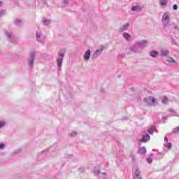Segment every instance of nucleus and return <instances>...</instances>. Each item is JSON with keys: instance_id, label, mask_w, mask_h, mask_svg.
I'll return each mask as SVG.
<instances>
[{"instance_id": "nucleus-1", "label": "nucleus", "mask_w": 179, "mask_h": 179, "mask_svg": "<svg viewBox=\"0 0 179 179\" xmlns=\"http://www.w3.org/2000/svg\"><path fill=\"white\" fill-rule=\"evenodd\" d=\"M65 57V49H62L58 52V57L56 59L58 69H61L62 67V62H64V58Z\"/></svg>"}, {"instance_id": "nucleus-2", "label": "nucleus", "mask_w": 179, "mask_h": 179, "mask_svg": "<svg viewBox=\"0 0 179 179\" xmlns=\"http://www.w3.org/2000/svg\"><path fill=\"white\" fill-rule=\"evenodd\" d=\"M170 16L171 14L169 12L164 13L162 15V22L164 28L169 27L170 25Z\"/></svg>"}, {"instance_id": "nucleus-3", "label": "nucleus", "mask_w": 179, "mask_h": 179, "mask_svg": "<svg viewBox=\"0 0 179 179\" xmlns=\"http://www.w3.org/2000/svg\"><path fill=\"white\" fill-rule=\"evenodd\" d=\"M36 59V51L31 52L29 54V58L27 59V65L29 68L33 69L34 68V61Z\"/></svg>"}, {"instance_id": "nucleus-4", "label": "nucleus", "mask_w": 179, "mask_h": 179, "mask_svg": "<svg viewBox=\"0 0 179 179\" xmlns=\"http://www.w3.org/2000/svg\"><path fill=\"white\" fill-rule=\"evenodd\" d=\"M5 34L8 37V41L10 42V43H17V38H16L15 37V36H13V34H12L11 32H9L8 31H5Z\"/></svg>"}, {"instance_id": "nucleus-5", "label": "nucleus", "mask_w": 179, "mask_h": 179, "mask_svg": "<svg viewBox=\"0 0 179 179\" xmlns=\"http://www.w3.org/2000/svg\"><path fill=\"white\" fill-rule=\"evenodd\" d=\"M136 44L138 48H146V47H148V42L146 40H143L137 42Z\"/></svg>"}, {"instance_id": "nucleus-6", "label": "nucleus", "mask_w": 179, "mask_h": 179, "mask_svg": "<svg viewBox=\"0 0 179 179\" xmlns=\"http://www.w3.org/2000/svg\"><path fill=\"white\" fill-rule=\"evenodd\" d=\"M104 50V46H101L100 49L96 50L92 55V59H96Z\"/></svg>"}, {"instance_id": "nucleus-7", "label": "nucleus", "mask_w": 179, "mask_h": 179, "mask_svg": "<svg viewBox=\"0 0 179 179\" xmlns=\"http://www.w3.org/2000/svg\"><path fill=\"white\" fill-rule=\"evenodd\" d=\"M133 179H142V176L141 175V171H139V169H136L134 172Z\"/></svg>"}, {"instance_id": "nucleus-8", "label": "nucleus", "mask_w": 179, "mask_h": 179, "mask_svg": "<svg viewBox=\"0 0 179 179\" xmlns=\"http://www.w3.org/2000/svg\"><path fill=\"white\" fill-rule=\"evenodd\" d=\"M143 101L146 104H151V103H155V101H156V99H155L152 96H149L148 98H145L143 99Z\"/></svg>"}, {"instance_id": "nucleus-9", "label": "nucleus", "mask_w": 179, "mask_h": 179, "mask_svg": "<svg viewBox=\"0 0 179 179\" xmlns=\"http://www.w3.org/2000/svg\"><path fill=\"white\" fill-rule=\"evenodd\" d=\"M91 54H92V52L90 51V50H87L84 54V56H83L84 59H85V61H89V59H90Z\"/></svg>"}, {"instance_id": "nucleus-10", "label": "nucleus", "mask_w": 179, "mask_h": 179, "mask_svg": "<svg viewBox=\"0 0 179 179\" xmlns=\"http://www.w3.org/2000/svg\"><path fill=\"white\" fill-rule=\"evenodd\" d=\"M148 141H150V136L149 134L143 136L142 138L139 140V141L142 143H146Z\"/></svg>"}, {"instance_id": "nucleus-11", "label": "nucleus", "mask_w": 179, "mask_h": 179, "mask_svg": "<svg viewBox=\"0 0 179 179\" xmlns=\"http://www.w3.org/2000/svg\"><path fill=\"white\" fill-rule=\"evenodd\" d=\"M36 38L39 43H44V41L41 40V33L36 32Z\"/></svg>"}, {"instance_id": "nucleus-12", "label": "nucleus", "mask_w": 179, "mask_h": 179, "mask_svg": "<svg viewBox=\"0 0 179 179\" xmlns=\"http://www.w3.org/2000/svg\"><path fill=\"white\" fill-rule=\"evenodd\" d=\"M123 37L125 38L126 41H131V35L129 34L124 32Z\"/></svg>"}, {"instance_id": "nucleus-13", "label": "nucleus", "mask_w": 179, "mask_h": 179, "mask_svg": "<svg viewBox=\"0 0 179 179\" xmlns=\"http://www.w3.org/2000/svg\"><path fill=\"white\" fill-rule=\"evenodd\" d=\"M169 54H170L169 50L164 49L161 50V57H167Z\"/></svg>"}, {"instance_id": "nucleus-14", "label": "nucleus", "mask_w": 179, "mask_h": 179, "mask_svg": "<svg viewBox=\"0 0 179 179\" xmlns=\"http://www.w3.org/2000/svg\"><path fill=\"white\" fill-rule=\"evenodd\" d=\"M138 153L140 155H145L146 153V148L145 147H142L138 149Z\"/></svg>"}, {"instance_id": "nucleus-15", "label": "nucleus", "mask_w": 179, "mask_h": 179, "mask_svg": "<svg viewBox=\"0 0 179 179\" xmlns=\"http://www.w3.org/2000/svg\"><path fill=\"white\" fill-rule=\"evenodd\" d=\"M157 54H159V52L155 50H152L150 52V57H152V58H156L157 57Z\"/></svg>"}, {"instance_id": "nucleus-16", "label": "nucleus", "mask_w": 179, "mask_h": 179, "mask_svg": "<svg viewBox=\"0 0 179 179\" xmlns=\"http://www.w3.org/2000/svg\"><path fill=\"white\" fill-rule=\"evenodd\" d=\"M168 2V0H159V3L161 6H167Z\"/></svg>"}, {"instance_id": "nucleus-17", "label": "nucleus", "mask_w": 179, "mask_h": 179, "mask_svg": "<svg viewBox=\"0 0 179 179\" xmlns=\"http://www.w3.org/2000/svg\"><path fill=\"white\" fill-rule=\"evenodd\" d=\"M156 131V127L155 126H152L150 129H148V133L150 135H153V132Z\"/></svg>"}, {"instance_id": "nucleus-18", "label": "nucleus", "mask_w": 179, "mask_h": 179, "mask_svg": "<svg viewBox=\"0 0 179 179\" xmlns=\"http://www.w3.org/2000/svg\"><path fill=\"white\" fill-rule=\"evenodd\" d=\"M129 27V24H125L124 25H123V26L121 27L120 30H121L122 31H124V30H128Z\"/></svg>"}, {"instance_id": "nucleus-19", "label": "nucleus", "mask_w": 179, "mask_h": 179, "mask_svg": "<svg viewBox=\"0 0 179 179\" xmlns=\"http://www.w3.org/2000/svg\"><path fill=\"white\" fill-rule=\"evenodd\" d=\"M166 61L168 62H172L173 64H177V61L174 60L172 57H169L167 58Z\"/></svg>"}, {"instance_id": "nucleus-20", "label": "nucleus", "mask_w": 179, "mask_h": 179, "mask_svg": "<svg viewBox=\"0 0 179 179\" xmlns=\"http://www.w3.org/2000/svg\"><path fill=\"white\" fill-rule=\"evenodd\" d=\"M101 171H100V169H94V176H99L100 174Z\"/></svg>"}, {"instance_id": "nucleus-21", "label": "nucleus", "mask_w": 179, "mask_h": 179, "mask_svg": "<svg viewBox=\"0 0 179 179\" xmlns=\"http://www.w3.org/2000/svg\"><path fill=\"white\" fill-rule=\"evenodd\" d=\"M162 101L163 104H167L169 103V99H167L166 96H164Z\"/></svg>"}, {"instance_id": "nucleus-22", "label": "nucleus", "mask_w": 179, "mask_h": 179, "mask_svg": "<svg viewBox=\"0 0 179 179\" xmlns=\"http://www.w3.org/2000/svg\"><path fill=\"white\" fill-rule=\"evenodd\" d=\"M15 24L16 26H20L22 24V20L17 19L15 20Z\"/></svg>"}, {"instance_id": "nucleus-23", "label": "nucleus", "mask_w": 179, "mask_h": 179, "mask_svg": "<svg viewBox=\"0 0 179 179\" xmlns=\"http://www.w3.org/2000/svg\"><path fill=\"white\" fill-rule=\"evenodd\" d=\"M131 10H132L133 12H135V11H136V10H141V8H139V6H133V7L131 8Z\"/></svg>"}, {"instance_id": "nucleus-24", "label": "nucleus", "mask_w": 179, "mask_h": 179, "mask_svg": "<svg viewBox=\"0 0 179 179\" xmlns=\"http://www.w3.org/2000/svg\"><path fill=\"white\" fill-rule=\"evenodd\" d=\"M178 132H179V127H176L172 130V134H178Z\"/></svg>"}, {"instance_id": "nucleus-25", "label": "nucleus", "mask_w": 179, "mask_h": 179, "mask_svg": "<svg viewBox=\"0 0 179 179\" xmlns=\"http://www.w3.org/2000/svg\"><path fill=\"white\" fill-rule=\"evenodd\" d=\"M50 23H51V20H44V24H45L46 26H48V24H50Z\"/></svg>"}, {"instance_id": "nucleus-26", "label": "nucleus", "mask_w": 179, "mask_h": 179, "mask_svg": "<svg viewBox=\"0 0 179 179\" xmlns=\"http://www.w3.org/2000/svg\"><path fill=\"white\" fill-rule=\"evenodd\" d=\"M169 113H172V115H176V111H174V110H173V109H169Z\"/></svg>"}, {"instance_id": "nucleus-27", "label": "nucleus", "mask_w": 179, "mask_h": 179, "mask_svg": "<svg viewBox=\"0 0 179 179\" xmlns=\"http://www.w3.org/2000/svg\"><path fill=\"white\" fill-rule=\"evenodd\" d=\"M3 15H5V10H0V17H2Z\"/></svg>"}, {"instance_id": "nucleus-28", "label": "nucleus", "mask_w": 179, "mask_h": 179, "mask_svg": "<svg viewBox=\"0 0 179 179\" xmlns=\"http://www.w3.org/2000/svg\"><path fill=\"white\" fill-rule=\"evenodd\" d=\"M173 10H177V9H178V6H177V4L173 5Z\"/></svg>"}, {"instance_id": "nucleus-29", "label": "nucleus", "mask_w": 179, "mask_h": 179, "mask_svg": "<svg viewBox=\"0 0 179 179\" xmlns=\"http://www.w3.org/2000/svg\"><path fill=\"white\" fill-rule=\"evenodd\" d=\"M70 136H76V131H74L72 133L70 134Z\"/></svg>"}, {"instance_id": "nucleus-30", "label": "nucleus", "mask_w": 179, "mask_h": 179, "mask_svg": "<svg viewBox=\"0 0 179 179\" xmlns=\"http://www.w3.org/2000/svg\"><path fill=\"white\" fill-rule=\"evenodd\" d=\"M166 146L168 149H171L172 144L171 143H169Z\"/></svg>"}, {"instance_id": "nucleus-31", "label": "nucleus", "mask_w": 179, "mask_h": 179, "mask_svg": "<svg viewBox=\"0 0 179 179\" xmlns=\"http://www.w3.org/2000/svg\"><path fill=\"white\" fill-rule=\"evenodd\" d=\"M147 162H148V163L149 164H150V163H152V158L148 157V158L147 159Z\"/></svg>"}, {"instance_id": "nucleus-32", "label": "nucleus", "mask_w": 179, "mask_h": 179, "mask_svg": "<svg viewBox=\"0 0 179 179\" xmlns=\"http://www.w3.org/2000/svg\"><path fill=\"white\" fill-rule=\"evenodd\" d=\"M5 125V122H0V128H2Z\"/></svg>"}, {"instance_id": "nucleus-33", "label": "nucleus", "mask_w": 179, "mask_h": 179, "mask_svg": "<svg viewBox=\"0 0 179 179\" xmlns=\"http://www.w3.org/2000/svg\"><path fill=\"white\" fill-rule=\"evenodd\" d=\"M48 153V150H45L42 152V155H47Z\"/></svg>"}, {"instance_id": "nucleus-34", "label": "nucleus", "mask_w": 179, "mask_h": 179, "mask_svg": "<svg viewBox=\"0 0 179 179\" xmlns=\"http://www.w3.org/2000/svg\"><path fill=\"white\" fill-rule=\"evenodd\" d=\"M5 148V145L3 143L0 144V149H3Z\"/></svg>"}, {"instance_id": "nucleus-35", "label": "nucleus", "mask_w": 179, "mask_h": 179, "mask_svg": "<svg viewBox=\"0 0 179 179\" xmlns=\"http://www.w3.org/2000/svg\"><path fill=\"white\" fill-rule=\"evenodd\" d=\"M173 29H174L175 30H179L178 26H177V25H175V26L173 27Z\"/></svg>"}, {"instance_id": "nucleus-36", "label": "nucleus", "mask_w": 179, "mask_h": 179, "mask_svg": "<svg viewBox=\"0 0 179 179\" xmlns=\"http://www.w3.org/2000/svg\"><path fill=\"white\" fill-rule=\"evenodd\" d=\"M164 142H169V138H167V136L164 137Z\"/></svg>"}, {"instance_id": "nucleus-37", "label": "nucleus", "mask_w": 179, "mask_h": 179, "mask_svg": "<svg viewBox=\"0 0 179 179\" xmlns=\"http://www.w3.org/2000/svg\"><path fill=\"white\" fill-rule=\"evenodd\" d=\"M162 120H167V116H162Z\"/></svg>"}, {"instance_id": "nucleus-38", "label": "nucleus", "mask_w": 179, "mask_h": 179, "mask_svg": "<svg viewBox=\"0 0 179 179\" xmlns=\"http://www.w3.org/2000/svg\"><path fill=\"white\" fill-rule=\"evenodd\" d=\"M131 159H132L133 162H135V157L134 156H131Z\"/></svg>"}, {"instance_id": "nucleus-39", "label": "nucleus", "mask_w": 179, "mask_h": 179, "mask_svg": "<svg viewBox=\"0 0 179 179\" xmlns=\"http://www.w3.org/2000/svg\"><path fill=\"white\" fill-rule=\"evenodd\" d=\"M153 156H155V155H154L153 153H151V154H150V157H153Z\"/></svg>"}, {"instance_id": "nucleus-40", "label": "nucleus", "mask_w": 179, "mask_h": 179, "mask_svg": "<svg viewBox=\"0 0 179 179\" xmlns=\"http://www.w3.org/2000/svg\"><path fill=\"white\" fill-rule=\"evenodd\" d=\"M20 150H17L16 153L17 154V153H20Z\"/></svg>"}, {"instance_id": "nucleus-41", "label": "nucleus", "mask_w": 179, "mask_h": 179, "mask_svg": "<svg viewBox=\"0 0 179 179\" xmlns=\"http://www.w3.org/2000/svg\"><path fill=\"white\" fill-rule=\"evenodd\" d=\"M2 6V1H0V7Z\"/></svg>"}, {"instance_id": "nucleus-42", "label": "nucleus", "mask_w": 179, "mask_h": 179, "mask_svg": "<svg viewBox=\"0 0 179 179\" xmlns=\"http://www.w3.org/2000/svg\"><path fill=\"white\" fill-rule=\"evenodd\" d=\"M103 174H106V173H103Z\"/></svg>"}]
</instances>
